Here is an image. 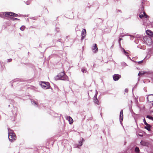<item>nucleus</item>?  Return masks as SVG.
I'll return each mask as SVG.
<instances>
[{"label": "nucleus", "mask_w": 153, "mask_h": 153, "mask_svg": "<svg viewBox=\"0 0 153 153\" xmlns=\"http://www.w3.org/2000/svg\"><path fill=\"white\" fill-rule=\"evenodd\" d=\"M68 77L63 72H61L55 77V79L56 80H66L68 79Z\"/></svg>", "instance_id": "f257e3e1"}, {"label": "nucleus", "mask_w": 153, "mask_h": 153, "mask_svg": "<svg viewBox=\"0 0 153 153\" xmlns=\"http://www.w3.org/2000/svg\"><path fill=\"white\" fill-rule=\"evenodd\" d=\"M8 138L9 140L12 141L13 140H15L16 137L15 134L13 131L10 128H8Z\"/></svg>", "instance_id": "f03ea898"}, {"label": "nucleus", "mask_w": 153, "mask_h": 153, "mask_svg": "<svg viewBox=\"0 0 153 153\" xmlns=\"http://www.w3.org/2000/svg\"><path fill=\"white\" fill-rule=\"evenodd\" d=\"M142 7L141 8L140 10L142 11L140 12V13L139 14V17L141 18H142L144 17L146 19L148 16L146 15L145 11H144V7L143 6V2L142 3Z\"/></svg>", "instance_id": "7ed1b4c3"}, {"label": "nucleus", "mask_w": 153, "mask_h": 153, "mask_svg": "<svg viewBox=\"0 0 153 153\" xmlns=\"http://www.w3.org/2000/svg\"><path fill=\"white\" fill-rule=\"evenodd\" d=\"M40 84L42 87L44 89H49L51 87L50 84L48 82H40Z\"/></svg>", "instance_id": "20e7f679"}, {"label": "nucleus", "mask_w": 153, "mask_h": 153, "mask_svg": "<svg viewBox=\"0 0 153 153\" xmlns=\"http://www.w3.org/2000/svg\"><path fill=\"white\" fill-rule=\"evenodd\" d=\"M121 77V75L118 74H114L113 76V79L115 81L118 80Z\"/></svg>", "instance_id": "39448f33"}, {"label": "nucleus", "mask_w": 153, "mask_h": 153, "mask_svg": "<svg viewBox=\"0 0 153 153\" xmlns=\"http://www.w3.org/2000/svg\"><path fill=\"white\" fill-rule=\"evenodd\" d=\"M8 12H0V17L3 18H5V17H8L7 15Z\"/></svg>", "instance_id": "423d86ee"}, {"label": "nucleus", "mask_w": 153, "mask_h": 153, "mask_svg": "<svg viewBox=\"0 0 153 153\" xmlns=\"http://www.w3.org/2000/svg\"><path fill=\"white\" fill-rule=\"evenodd\" d=\"M92 50L94 53H96L98 51L97 45L96 44H94L92 47Z\"/></svg>", "instance_id": "0eeeda50"}, {"label": "nucleus", "mask_w": 153, "mask_h": 153, "mask_svg": "<svg viewBox=\"0 0 153 153\" xmlns=\"http://www.w3.org/2000/svg\"><path fill=\"white\" fill-rule=\"evenodd\" d=\"M86 30L85 29H83L81 33V40H83L85 38L86 35Z\"/></svg>", "instance_id": "6e6552de"}, {"label": "nucleus", "mask_w": 153, "mask_h": 153, "mask_svg": "<svg viewBox=\"0 0 153 153\" xmlns=\"http://www.w3.org/2000/svg\"><path fill=\"white\" fill-rule=\"evenodd\" d=\"M147 101L149 102H151L153 101V95H149V96L147 98Z\"/></svg>", "instance_id": "1a4fd4ad"}, {"label": "nucleus", "mask_w": 153, "mask_h": 153, "mask_svg": "<svg viewBox=\"0 0 153 153\" xmlns=\"http://www.w3.org/2000/svg\"><path fill=\"white\" fill-rule=\"evenodd\" d=\"M7 15H8V17H9L10 16H13L15 17H16L18 16V14L12 12H8Z\"/></svg>", "instance_id": "9d476101"}, {"label": "nucleus", "mask_w": 153, "mask_h": 153, "mask_svg": "<svg viewBox=\"0 0 153 153\" xmlns=\"http://www.w3.org/2000/svg\"><path fill=\"white\" fill-rule=\"evenodd\" d=\"M149 73H150L148 71H139V73L138 74V76H139L140 75H142L145 74H149Z\"/></svg>", "instance_id": "9b49d317"}, {"label": "nucleus", "mask_w": 153, "mask_h": 153, "mask_svg": "<svg viewBox=\"0 0 153 153\" xmlns=\"http://www.w3.org/2000/svg\"><path fill=\"white\" fill-rule=\"evenodd\" d=\"M122 49L123 51L124 52V53L125 55L130 60H131L130 57L128 55V52H127V51H126L124 48H122Z\"/></svg>", "instance_id": "f8f14e48"}, {"label": "nucleus", "mask_w": 153, "mask_h": 153, "mask_svg": "<svg viewBox=\"0 0 153 153\" xmlns=\"http://www.w3.org/2000/svg\"><path fill=\"white\" fill-rule=\"evenodd\" d=\"M146 33L148 35H149L150 36H151L153 34V33L152 31H151L150 30H147L146 31Z\"/></svg>", "instance_id": "ddd939ff"}, {"label": "nucleus", "mask_w": 153, "mask_h": 153, "mask_svg": "<svg viewBox=\"0 0 153 153\" xmlns=\"http://www.w3.org/2000/svg\"><path fill=\"white\" fill-rule=\"evenodd\" d=\"M31 103L32 105H34L35 107L38 106V104L37 102L34 100H31Z\"/></svg>", "instance_id": "4468645a"}, {"label": "nucleus", "mask_w": 153, "mask_h": 153, "mask_svg": "<svg viewBox=\"0 0 153 153\" xmlns=\"http://www.w3.org/2000/svg\"><path fill=\"white\" fill-rule=\"evenodd\" d=\"M67 119L68 120L70 124H71L73 123V120L72 118L71 117H68Z\"/></svg>", "instance_id": "2eb2a0df"}, {"label": "nucleus", "mask_w": 153, "mask_h": 153, "mask_svg": "<svg viewBox=\"0 0 153 153\" xmlns=\"http://www.w3.org/2000/svg\"><path fill=\"white\" fill-rule=\"evenodd\" d=\"M146 126H145V128L148 130V131H151V126L149 124H148V125H146Z\"/></svg>", "instance_id": "dca6fc26"}, {"label": "nucleus", "mask_w": 153, "mask_h": 153, "mask_svg": "<svg viewBox=\"0 0 153 153\" xmlns=\"http://www.w3.org/2000/svg\"><path fill=\"white\" fill-rule=\"evenodd\" d=\"M94 102L95 103L97 104L98 105H99V102L97 97H96V98L94 97Z\"/></svg>", "instance_id": "f3484780"}, {"label": "nucleus", "mask_w": 153, "mask_h": 153, "mask_svg": "<svg viewBox=\"0 0 153 153\" xmlns=\"http://www.w3.org/2000/svg\"><path fill=\"white\" fill-rule=\"evenodd\" d=\"M81 139V140L79 142V146H82L83 144V143L84 141V140L83 138H82Z\"/></svg>", "instance_id": "a211bd4d"}, {"label": "nucleus", "mask_w": 153, "mask_h": 153, "mask_svg": "<svg viewBox=\"0 0 153 153\" xmlns=\"http://www.w3.org/2000/svg\"><path fill=\"white\" fill-rule=\"evenodd\" d=\"M140 143L141 145L143 146H146L147 144L146 143L145 141L143 140L141 141Z\"/></svg>", "instance_id": "6ab92c4d"}, {"label": "nucleus", "mask_w": 153, "mask_h": 153, "mask_svg": "<svg viewBox=\"0 0 153 153\" xmlns=\"http://www.w3.org/2000/svg\"><path fill=\"white\" fill-rule=\"evenodd\" d=\"M123 114H122V115H120V118H119V119H120V122L121 123L122 121H123Z\"/></svg>", "instance_id": "aec40b11"}, {"label": "nucleus", "mask_w": 153, "mask_h": 153, "mask_svg": "<svg viewBox=\"0 0 153 153\" xmlns=\"http://www.w3.org/2000/svg\"><path fill=\"white\" fill-rule=\"evenodd\" d=\"M81 71L83 73H85L87 72L86 68L85 67H83L81 68Z\"/></svg>", "instance_id": "412c9836"}, {"label": "nucleus", "mask_w": 153, "mask_h": 153, "mask_svg": "<svg viewBox=\"0 0 153 153\" xmlns=\"http://www.w3.org/2000/svg\"><path fill=\"white\" fill-rule=\"evenodd\" d=\"M135 152L137 153H138L140 152V149L138 147H136L134 149Z\"/></svg>", "instance_id": "4be33fe9"}, {"label": "nucleus", "mask_w": 153, "mask_h": 153, "mask_svg": "<svg viewBox=\"0 0 153 153\" xmlns=\"http://www.w3.org/2000/svg\"><path fill=\"white\" fill-rule=\"evenodd\" d=\"M146 117L149 118L150 120H153V117L150 115H147L146 116Z\"/></svg>", "instance_id": "5701e85b"}, {"label": "nucleus", "mask_w": 153, "mask_h": 153, "mask_svg": "<svg viewBox=\"0 0 153 153\" xmlns=\"http://www.w3.org/2000/svg\"><path fill=\"white\" fill-rule=\"evenodd\" d=\"M25 26H22L20 27V29L22 30V31H23L25 29Z\"/></svg>", "instance_id": "b1692460"}, {"label": "nucleus", "mask_w": 153, "mask_h": 153, "mask_svg": "<svg viewBox=\"0 0 153 153\" xmlns=\"http://www.w3.org/2000/svg\"><path fill=\"white\" fill-rule=\"evenodd\" d=\"M55 30L56 31V32H58L59 30V28L57 27H56L55 28Z\"/></svg>", "instance_id": "393cba45"}, {"label": "nucleus", "mask_w": 153, "mask_h": 153, "mask_svg": "<svg viewBox=\"0 0 153 153\" xmlns=\"http://www.w3.org/2000/svg\"><path fill=\"white\" fill-rule=\"evenodd\" d=\"M121 65L123 66H127V65L126 64V63L124 62H122L121 63Z\"/></svg>", "instance_id": "a878e982"}, {"label": "nucleus", "mask_w": 153, "mask_h": 153, "mask_svg": "<svg viewBox=\"0 0 153 153\" xmlns=\"http://www.w3.org/2000/svg\"><path fill=\"white\" fill-rule=\"evenodd\" d=\"M143 121L145 125H148V123H147V122H146L145 118L144 119Z\"/></svg>", "instance_id": "bb28decb"}, {"label": "nucleus", "mask_w": 153, "mask_h": 153, "mask_svg": "<svg viewBox=\"0 0 153 153\" xmlns=\"http://www.w3.org/2000/svg\"><path fill=\"white\" fill-rule=\"evenodd\" d=\"M12 19L13 20V21H15L16 20H20V19H17V18H12Z\"/></svg>", "instance_id": "cd10ccee"}, {"label": "nucleus", "mask_w": 153, "mask_h": 153, "mask_svg": "<svg viewBox=\"0 0 153 153\" xmlns=\"http://www.w3.org/2000/svg\"><path fill=\"white\" fill-rule=\"evenodd\" d=\"M122 40V38H120L119 39V40H118V42H119V45L120 46L121 45V43H120V41L121 40Z\"/></svg>", "instance_id": "c85d7f7f"}, {"label": "nucleus", "mask_w": 153, "mask_h": 153, "mask_svg": "<svg viewBox=\"0 0 153 153\" xmlns=\"http://www.w3.org/2000/svg\"><path fill=\"white\" fill-rule=\"evenodd\" d=\"M143 60H142L141 61H139V62H137L138 63V64H141L143 62Z\"/></svg>", "instance_id": "c756f323"}, {"label": "nucleus", "mask_w": 153, "mask_h": 153, "mask_svg": "<svg viewBox=\"0 0 153 153\" xmlns=\"http://www.w3.org/2000/svg\"><path fill=\"white\" fill-rule=\"evenodd\" d=\"M98 94V92H97V90H96V92L95 94L94 97V98H96V97H97V95Z\"/></svg>", "instance_id": "7c9ffc66"}, {"label": "nucleus", "mask_w": 153, "mask_h": 153, "mask_svg": "<svg viewBox=\"0 0 153 153\" xmlns=\"http://www.w3.org/2000/svg\"><path fill=\"white\" fill-rule=\"evenodd\" d=\"M148 40L149 42H150V43H151L152 42V39L150 38H147V40H146V41Z\"/></svg>", "instance_id": "2f4dec72"}, {"label": "nucleus", "mask_w": 153, "mask_h": 153, "mask_svg": "<svg viewBox=\"0 0 153 153\" xmlns=\"http://www.w3.org/2000/svg\"><path fill=\"white\" fill-rule=\"evenodd\" d=\"M129 36H130L131 37L130 39L131 40H133V39L134 38V36H133L132 35H129Z\"/></svg>", "instance_id": "473e14b6"}, {"label": "nucleus", "mask_w": 153, "mask_h": 153, "mask_svg": "<svg viewBox=\"0 0 153 153\" xmlns=\"http://www.w3.org/2000/svg\"><path fill=\"white\" fill-rule=\"evenodd\" d=\"M150 56H151V55L150 54H148L147 55L146 57L149 58L150 57Z\"/></svg>", "instance_id": "72a5a7b5"}, {"label": "nucleus", "mask_w": 153, "mask_h": 153, "mask_svg": "<svg viewBox=\"0 0 153 153\" xmlns=\"http://www.w3.org/2000/svg\"><path fill=\"white\" fill-rule=\"evenodd\" d=\"M120 115L123 114V110H121L120 111Z\"/></svg>", "instance_id": "f704fd0d"}, {"label": "nucleus", "mask_w": 153, "mask_h": 153, "mask_svg": "<svg viewBox=\"0 0 153 153\" xmlns=\"http://www.w3.org/2000/svg\"><path fill=\"white\" fill-rule=\"evenodd\" d=\"M12 59H7L8 62H11L12 61Z\"/></svg>", "instance_id": "c9c22d12"}, {"label": "nucleus", "mask_w": 153, "mask_h": 153, "mask_svg": "<svg viewBox=\"0 0 153 153\" xmlns=\"http://www.w3.org/2000/svg\"><path fill=\"white\" fill-rule=\"evenodd\" d=\"M125 91L126 92H128V89L127 88H126L125 90Z\"/></svg>", "instance_id": "e433bc0d"}, {"label": "nucleus", "mask_w": 153, "mask_h": 153, "mask_svg": "<svg viewBox=\"0 0 153 153\" xmlns=\"http://www.w3.org/2000/svg\"><path fill=\"white\" fill-rule=\"evenodd\" d=\"M61 40V39H58L57 40V42H61V41H60V40Z\"/></svg>", "instance_id": "4c0bfd02"}, {"label": "nucleus", "mask_w": 153, "mask_h": 153, "mask_svg": "<svg viewBox=\"0 0 153 153\" xmlns=\"http://www.w3.org/2000/svg\"><path fill=\"white\" fill-rule=\"evenodd\" d=\"M78 26H77V27L76 28V31H77V30H78Z\"/></svg>", "instance_id": "58836bf2"}, {"label": "nucleus", "mask_w": 153, "mask_h": 153, "mask_svg": "<svg viewBox=\"0 0 153 153\" xmlns=\"http://www.w3.org/2000/svg\"><path fill=\"white\" fill-rule=\"evenodd\" d=\"M136 88V86H134V87L133 88V89H132V92H133V90H134V89L135 88Z\"/></svg>", "instance_id": "ea45409f"}, {"label": "nucleus", "mask_w": 153, "mask_h": 153, "mask_svg": "<svg viewBox=\"0 0 153 153\" xmlns=\"http://www.w3.org/2000/svg\"><path fill=\"white\" fill-rule=\"evenodd\" d=\"M124 36V35H122V34L120 35V36L122 37Z\"/></svg>", "instance_id": "a19ab883"}, {"label": "nucleus", "mask_w": 153, "mask_h": 153, "mask_svg": "<svg viewBox=\"0 0 153 153\" xmlns=\"http://www.w3.org/2000/svg\"><path fill=\"white\" fill-rule=\"evenodd\" d=\"M146 37H144V40L145 41V39H146Z\"/></svg>", "instance_id": "79ce46f5"}, {"label": "nucleus", "mask_w": 153, "mask_h": 153, "mask_svg": "<svg viewBox=\"0 0 153 153\" xmlns=\"http://www.w3.org/2000/svg\"><path fill=\"white\" fill-rule=\"evenodd\" d=\"M118 11L120 12H121V10H118Z\"/></svg>", "instance_id": "37998d69"}, {"label": "nucleus", "mask_w": 153, "mask_h": 153, "mask_svg": "<svg viewBox=\"0 0 153 153\" xmlns=\"http://www.w3.org/2000/svg\"><path fill=\"white\" fill-rule=\"evenodd\" d=\"M53 42H56V41L54 40H53Z\"/></svg>", "instance_id": "c03bdc74"}, {"label": "nucleus", "mask_w": 153, "mask_h": 153, "mask_svg": "<svg viewBox=\"0 0 153 153\" xmlns=\"http://www.w3.org/2000/svg\"><path fill=\"white\" fill-rule=\"evenodd\" d=\"M126 142H125V143H124V145H126Z\"/></svg>", "instance_id": "a18cd8bd"}, {"label": "nucleus", "mask_w": 153, "mask_h": 153, "mask_svg": "<svg viewBox=\"0 0 153 153\" xmlns=\"http://www.w3.org/2000/svg\"><path fill=\"white\" fill-rule=\"evenodd\" d=\"M33 17H32V18H31L30 19H33Z\"/></svg>", "instance_id": "49530a36"}, {"label": "nucleus", "mask_w": 153, "mask_h": 153, "mask_svg": "<svg viewBox=\"0 0 153 153\" xmlns=\"http://www.w3.org/2000/svg\"><path fill=\"white\" fill-rule=\"evenodd\" d=\"M152 112L153 113V111H152Z\"/></svg>", "instance_id": "de8ad7c7"}, {"label": "nucleus", "mask_w": 153, "mask_h": 153, "mask_svg": "<svg viewBox=\"0 0 153 153\" xmlns=\"http://www.w3.org/2000/svg\"><path fill=\"white\" fill-rule=\"evenodd\" d=\"M87 66H88V64H87Z\"/></svg>", "instance_id": "09e8293b"}, {"label": "nucleus", "mask_w": 153, "mask_h": 153, "mask_svg": "<svg viewBox=\"0 0 153 153\" xmlns=\"http://www.w3.org/2000/svg\"><path fill=\"white\" fill-rule=\"evenodd\" d=\"M152 105H153V103H152Z\"/></svg>", "instance_id": "8fccbe9b"}]
</instances>
